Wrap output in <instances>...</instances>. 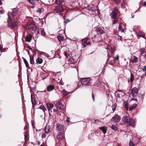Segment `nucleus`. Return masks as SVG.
<instances>
[{
	"label": "nucleus",
	"instance_id": "1",
	"mask_svg": "<svg viewBox=\"0 0 146 146\" xmlns=\"http://www.w3.org/2000/svg\"><path fill=\"white\" fill-rule=\"evenodd\" d=\"M92 79L90 78H82L80 80L82 86H87L91 85Z\"/></svg>",
	"mask_w": 146,
	"mask_h": 146
},
{
	"label": "nucleus",
	"instance_id": "2",
	"mask_svg": "<svg viewBox=\"0 0 146 146\" xmlns=\"http://www.w3.org/2000/svg\"><path fill=\"white\" fill-rule=\"evenodd\" d=\"M50 127L49 126H46L44 129L45 133H43L42 136V139L47 137L50 133Z\"/></svg>",
	"mask_w": 146,
	"mask_h": 146
},
{
	"label": "nucleus",
	"instance_id": "3",
	"mask_svg": "<svg viewBox=\"0 0 146 146\" xmlns=\"http://www.w3.org/2000/svg\"><path fill=\"white\" fill-rule=\"evenodd\" d=\"M54 10L56 13H58V15H60L62 14V13L63 11L62 7L60 6H55Z\"/></svg>",
	"mask_w": 146,
	"mask_h": 146
},
{
	"label": "nucleus",
	"instance_id": "4",
	"mask_svg": "<svg viewBox=\"0 0 146 146\" xmlns=\"http://www.w3.org/2000/svg\"><path fill=\"white\" fill-rule=\"evenodd\" d=\"M119 13L118 10L116 8H115L110 14L111 17L113 19H117V14Z\"/></svg>",
	"mask_w": 146,
	"mask_h": 146
},
{
	"label": "nucleus",
	"instance_id": "5",
	"mask_svg": "<svg viewBox=\"0 0 146 146\" xmlns=\"http://www.w3.org/2000/svg\"><path fill=\"white\" fill-rule=\"evenodd\" d=\"M89 39L87 38H85L82 40V47L84 48L88 44H90V41L88 42Z\"/></svg>",
	"mask_w": 146,
	"mask_h": 146
},
{
	"label": "nucleus",
	"instance_id": "6",
	"mask_svg": "<svg viewBox=\"0 0 146 146\" xmlns=\"http://www.w3.org/2000/svg\"><path fill=\"white\" fill-rule=\"evenodd\" d=\"M120 117L117 114H116L114 117L111 119V121H114L115 123H118L121 120Z\"/></svg>",
	"mask_w": 146,
	"mask_h": 146
},
{
	"label": "nucleus",
	"instance_id": "7",
	"mask_svg": "<svg viewBox=\"0 0 146 146\" xmlns=\"http://www.w3.org/2000/svg\"><path fill=\"white\" fill-rule=\"evenodd\" d=\"M37 32L35 33L36 36L41 34L42 35H45L46 34L44 29L42 28L38 29H37Z\"/></svg>",
	"mask_w": 146,
	"mask_h": 146
},
{
	"label": "nucleus",
	"instance_id": "8",
	"mask_svg": "<svg viewBox=\"0 0 146 146\" xmlns=\"http://www.w3.org/2000/svg\"><path fill=\"white\" fill-rule=\"evenodd\" d=\"M29 30L30 31H31L32 33L35 32V31L37 30L36 26L33 24H30L29 26Z\"/></svg>",
	"mask_w": 146,
	"mask_h": 146
},
{
	"label": "nucleus",
	"instance_id": "9",
	"mask_svg": "<svg viewBox=\"0 0 146 146\" xmlns=\"http://www.w3.org/2000/svg\"><path fill=\"white\" fill-rule=\"evenodd\" d=\"M17 23L16 22H8V26L11 28H13L17 26Z\"/></svg>",
	"mask_w": 146,
	"mask_h": 146
},
{
	"label": "nucleus",
	"instance_id": "10",
	"mask_svg": "<svg viewBox=\"0 0 146 146\" xmlns=\"http://www.w3.org/2000/svg\"><path fill=\"white\" fill-rule=\"evenodd\" d=\"M129 122L127 123H129L130 126L133 127H134L135 124V121L134 119H129Z\"/></svg>",
	"mask_w": 146,
	"mask_h": 146
},
{
	"label": "nucleus",
	"instance_id": "11",
	"mask_svg": "<svg viewBox=\"0 0 146 146\" xmlns=\"http://www.w3.org/2000/svg\"><path fill=\"white\" fill-rule=\"evenodd\" d=\"M96 32L98 34L102 35L104 33V31L101 28L98 27L96 29Z\"/></svg>",
	"mask_w": 146,
	"mask_h": 146
},
{
	"label": "nucleus",
	"instance_id": "12",
	"mask_svg": "<svg viewBox=\"0 0 146 146\" xmlns=\"http://www.w3.org/2000/svg\"><path fill=\"white\" fill-rule=\"evenodd\" d=\"M130 119V118L125 115L123 117L122 120L125 123H127L129 122V119Z\"/></svg>",
	"mask_w": 146,
	"mask_h": 146
},
{
	"label": "nucleus",
	"instance_id": "13",
	"mask_svg": "<svg viewBox=\"0 0 146 146\" xmlns=\"http://www.w3.org/2000/svg\"><path fill=\"white\" fill-rule=\"evenodd\" d=\"M46 106L49 111H50L52 109L53 106V105L50 103H47Z\"/></svg>",
	"mask_w": 146,
	"mask_h": 146
},
{
	"label": "nucleus",
	"instance_id": "14",
	"mask_svg": "<svg viewBox=\"0 0 146 146\" xmlns=\"http://www.w3.org/2000/svg\"><path fill=\"white\" fill-rule=\"evenodd\" d=\"M57 137V139L60 141L61 140L63 139V135L61 132L58 133Z\"/></svg>",
	"mask_w": 146,
	"mask_h": 146
},
{
	"label": "nucleus",
	"instance_id": "15",
	"mask_svg": "<svg viewBox=\"0 0 146 146\" xmlns=\"http://www.w3.org/2000/svg\"><path fill=\"white\" fill-rule=\"evenodd\" d=\"M138 58L135 56H134L132 57L131 59V61L133 63H135L137 62Z\"/></svg>",
	"mask_w": 146,
	"mask_h": 146
},
{
	"label": "nucleus",
	"instance_id": "16",
	"mask_svg": "<svg viewBox=\"0 0 146 146\" xmlns=\"http://www.w3.org/2000/svg\"><path fill=\"white\" fill-rule=\"evenodd\" d=\"M32 38V36L30 34H28L26 37L25 40L27 41L30 42Z\"/></svg>",
	"mask_w": 146,
	"mask_h": 146
},
{
	"label": "nucleus",
	"instance_id": "17",
	"mask_svg": "<svg viewBox=\"0 0 146 146\" xmlns=\"http://www.w3.org/2000/svg\"><path fill=\"white\" fill-rule=\"evenodd\" d=\"M124 26L122 24H120L118 27L119 31L121 32H123L124 31Z\"/></svg>",
	"mask_w": 146,
	"mask_h": 146
},
{
	"label": "nucleus",
	"instance_id": "18",
	"mask_svg": "<svg viewBox=\"0 0 146 146\" xmlns=\"http://www.w3.org/2000/svg\"><path fill=\"white\" fill-rule=\"evenodd\" d=\"M56 106H57L58 108L60 109L63 110V107L60 102H58L56 103Z\"/></svg>",
	"mask_w": 146,
	"mask_h": 146
},
{
	"label": "nucleus",
	"instance_id": "19",
	"mask_svg": "<svg viewBox=\"0 0 146 146\" xmlns=\"http://www.w3.org/2000/svg\"><path fill=\"white\" fill-rule=\"evenodd\" d=\"M144 35L145 34L143 32L140 31L139 32L138 34L137 35V37H142L144 38H145Z\"/></svg>",
	"mask_w": 146,
	"mask_h": 146
},
{
	"label": "nucleus",
	"instance_id": "20",
	"mask_svg": "<svg viewBox=\"0 0 146 146\" xmlns=\"http://www.w3.org/2000/svg\"><path fill=\"white\" fill-rule=\"evenodd\" d=\"M64 35H58V38L60 42L63 40H64Z\"/></svg>",
	"mask_w": 146,
	"mask_h": 146
},
{
	"label": "nucleus",
	"instance_id": "21",
	"mask_svg": "<svg viewBox=\"0 0 146 146\" xmlns=\"http://www.w3.org/2000/svg\"><path fill=\"white\" fill-rule=\"evenodd\" d=\"M56 129L59 131H62L63 129V127L62 125L58 124L56 125Z\"/></svg>",
	"mask_w": 146,
	"mask_h": 146
},
{
	"label": "nucleus",
	"instance_id": "22",
	"mask_svg": "<svg viewBox=\"0 0 146 146\" xmlns=\"http://www.w3.org/2000/svg\"><path fill=\"white\" fill-rule=\"evenodd\" d=\"M54 89V87L52 85L48 86L47 88V90L48 91H51Z\"/></svg>",
	"mask_w": 146,
	"mask_h": 146
},
{
	"label": "nucleus",
	"instance_id": "23",
	"mask_svg": "<svg viewBox=\"0 0 146 146\" xmlns=\"http://www.w3.org/2000/svg\"><path fill=\"white\" fill-rule=\"evenodd\" d=\"M99 129H101L103 133L105 134L106 132L107 129L105 127H100Z\"/></svg>",
	"mask_w": 146,
	"mask_h": 146
},
{
	"label": "nucleus",
	"instance_id": "24",
	"mask_svg": "<svg viewBox=\"0 0 146 146\" xmlns=\"http://www.w3.org/2000/svg\"><path fill=\"white\" fill-rule=\"evenodd\" d=\"M61 93L62 94L63 97L67 95L68 93V92L66 91L65 90H64L61 91Z\"/></svg>",
	"mask_w": 146,
	"mask_h": 146
},
{
	"label": "nucleus",
	"instance_id": "25",
	"mask_svg": "<svg viewBox=\"0 0 146 146\" xmlns=\"http://www.w3.org/2000/svg\"><path fill=\"white\" fill-rule=\"evenodd\" d=\"M31 98L32 104L34 105L35 104L36 102L35 99V96L31 94Z\"/></svg>",
	"mask_w": 146,
	"mask_h": 146
},
{
	"label": "nucleus",
	"instance_id": "26",
	"mask_svg": "<svg viewBox=\"0 0 146 146\" xmlns=\"http://www.w3.org/2000/svg\"><path fill=\"white\" fill-rule=\"evenodd\" d=\"M30 63L32 64H33L34 63V56H29Z\"/></svg>",
	"mask_w": 146,
	"mask_h": 146
},
{
	"label": "nucleus",
	"instance_id": "27",
	"mask_svg": "<svg viewBox=\"0 0 146 146\" xmlns=\"http://www.w3.org/2000/svg\"><path fill=\"white\" fill-rule=\"evenodd\" d=\"M36 62L37 63L40 64L42 62L43 60L42 58L38 57L36 59Z\"/></svg>",
	"mask_w": 146,
	"mask_h": 146
},
{
	"label": "nucleus",
	"instance_id": "28",
	"mask_svg": "<svg viewBox=\"0 0 146 146\" xmlns=\"http://www.w3.org/2000/svg\"><path fill=\"white\" fill-rule=\"evenodd\" d=\"M137 106V105L136 104H134L131 105L129 108V110L131 111L133 110Z\"/></svg>",
	"mask_w": 146,
	"mask_h": 146
},
{
	"label": "nucleus",
	"instance_id": "29",
	"mask_svg": "<svg viewBox=\"0 0 146 146\" xmlns=\"http://www.w3.org/2000/svg\"><path fill=\"white\" fill-rule=\"evenodd\" d=\"M111 128L115 131H117L118 129L117 127L115 125H112Z\"/></svg>",
	"mask_w": 146,
	"mask_h": 146
},
{
	"label": "nucleus",
	"instance_id": "30",
	"mask_svg": "<svg viewBox=\"0 0 146 146\" xmlns=\"http://www.w3.org/2000/svg\"><path fill=\"white\" fill-rule=\"evenodd\" d=\"M23 59L25 65L26 67L28 68L29 67V65L27 61L25 58H23Z\"/></svg>",
	"mask_w": 146,
	"mask_h": 146
},
{
	"label": "nucleus",
	"instance_id": "31",
	"mask_svg": "<svg viewBox=\"0 0 146 146\" xmlns=\"http://www.w3.org/2000/svg\"><path fill=\"white\" fill-rule=\"evenodd\" d=\"M56 3L58 5H61L63 2V0H56Z\"/></svg>",
	"mask_w": 146,
	"mask_h": 146
},
{
	"label": "nucleus",
	"instance_id": "32",
	"mask_svg": "<svg viewBox=\"0 0 146 146\" xmlns=\"http://www.w3.org/2000/svg\"><path fill=\"white\" fill-rule=\"evenodd\" d=\"M123 105L124 106L125 108L126 109V110H128V106L127 103V102L124 101Z\"/></svg>",
	"mask_w": 146,
	"mask_h": 146
},
{
	"label": "nucleus",
	"instance_id": "33",
	"mask_svg": "<svg viewBox=\"0 0 146 146\" xmlns=\"http://www.w3.org/2000/svg\"><path fill=\"white\" fill-rule=\"evenodd\" d=\"M132 92H133L136 94L138 92V90L137 88L134 87L132 90Z\"/></svg>",
	"mask_w": 146,
	"mask_h": 146
},
{
	"label": "nucleus",
	"instance_id": "34",
	"mask_svg": "<svg viewBox=\"0 0 146 146\" xmlns=\"http://www.w3.org/2000/svg\"><path fill=\"white\" fill-rule=\"evenodd\" d=\"M58 35H64V31L63 30H60L58 32Z\"/></svg>",
	"mask_w": 146,
	"mask_h": 146
},
{
	"label": "nucleus",
	"instance_id": "35",
	"mask_svg": "<svg viewBox=\"0 0 146 146\" xmlns=\"http://www.w3.org/2000/svg\"><path fill=\"white\" fill-rule=\"evenodd\" d=\"M25 140L27 141L28 140L27 133L26 132H24Z\"/></svg>",
	"mask_w": 146,
	"mask_h": 146
},
{
	"label": "nucleus",
	"instance_id": "36",
	"mask_svg": "<svg viewBox=\"0 0 146 146\" xmlns=\"http://www.w3.org/2000/svg\"><path fill=\"white\" fill-rule=\"evenodd\" d=\"M134 79V76L133 74L132 73L131 74V77L130 78V80L131 82H132Z\"/></svg>",
	"mask_w": 146,
	"mask_h": 146
},
{
	"label": "nucleus",
	"instance_id": "37",
	"mask_svg": "<svg viewBox=\"0 0 146 146\" xmlns=\"http://www.w3.org/2000/svg\"><path fill=\"white\" fill-rule=\"evenodd\" d=\"M46 76L45 74L42 73V74H41L40 75V77L42 79H44L45 78Z\"/></svg>",
	"mask_w": 146,
	"mask_h": 146
},
{
	"label": "nucleus",
	"instance_id": "38",
	"mask_svg": "<svg viewBox=\"0 0 146 146\" xmlns=\"http://www.w3.org/2000/svg\"><path fill=\"white\" fill-rule=\"evenodd\" d=\"M95 84L96 86H98L101 84V83L99 81H97L96 82Z\"/></svg>",
	"mask_w": 146,
	"mask_h": 146
},
{
	"label": "nucleus",
	"instance_id": "39",
	"mask_svg": "<svg viewBox=\"0 0 146 146\" xmlns=\"http://www.w3.org/2000/svg\"><path fill=\"white\" fill-rule=\"evenodd\" d=\"M39 108L42 109L44 112L46 110V108L43 106H40Z\"/></svg>",
	"mask_w": 146,
	"mask_h": 146
},
{
	"label": "nucleus",
	"instance_id": "40",
	"mask_svg": "<svg viewBox=\"0 0 146 146\" xmlns=\"http://www.w3.org/2000/svg\"><path fill=\"white\" fill-rule=\"evenodd\" d=\"M140 52L141 54H143L144 53V52H145V49L144 48L141 49L140 50Z\"/></svg>",
	"mask_w": 146,
	"mask_h": 146
},
{
	"label": "nucleus",
	"instance_id": "41",
	"mask_svg": "<svg viewBox=\"0 0 146 146\" xmlns=\"http://www.w3.org/2000/svg\"><path fill=\"white\" fill-rule=\"evenodd\" d=\"M129 146H135L133 142L131 141L129 142Z\"/></svg>",
	"mask_w": 146,
	"mask_h": 146
},
{
	"label": "nucleus",
	"instance_id": "42",
	"mask_svg": "<svg viewBox=\"0 0 146 146\" xmlns=\"http://www.w3.org/2000/svg\"><path fill=\"white\" fill-rule=\"evenodd\" d=\"M31 4H33L35 1H39V0H27Z\"/></svg>",
	"mask_w": 146,
	"mask_h": 146
},
{
	"label": "nucleus",
	"instance_id": "43",
	"mask_svg": "<svg viewBox=\"0 0 146 146\" xmlns=\"http://www.w3.org/2000/svg\"><path fill=\"white\" fill-rule=\"evenodd\" d=\"M17 13V11H13V12L12 13V15L13 17H14L15 16Z\"/></svg>",
	"mask_w": 146,
	"mask_h": 146
},
{
	"label": "nucleus",
	"instance_id": "44",
	"mask_svg": "<svg viewBox=\"0 0 146 146\" xmlns=\"http://www.w3.org/2000/svg\"><path fill=\"white\" fill-rule=\"evenodd\" d=\"M112 109L113 110V113L116 110V107L115 106H113L112 108H111V109Z\"/></svg>",
	"mask_w": 146,
	"mask_h": 146
},
{
	"label": "nucleus",
	"instance_id": "45",
	"mask_svg": "<svg viewBox=\"0 0 146 146\" xmlns=\"http://www.w3.org/2000/svg\"><path fill=\"white\" fill-rule=\"evenodd\" d=\"M64 55L66 56V58H67L68 57L69 54H68L67 52H64Z\"/></svg>",
	"mask_w": 146,
	"mask_h": 146
},
{
	"label": "nucleus",
	"instance_id": "46",
	"mask_svg": "<svg viewBox=\"0 0 146 146\" xmlns=\"http://www.w3.org/2000/svg\"><path fill=\"white\" fill-rule=\"evenodd\" d=\"M119 56L118 54H117L116 55L115 57V59L116 60H117L118 61L119 59Z\"/></svg>",
	"mask_w": 146,
	"mask_h": 146
},
{
	"label": "nucleus",
	"instance_id": "47",
	"mask_svg": "<svg viewBox=\"0 0 146 146\" xmlns=\"http://www.w3.org/2000/svg\"><path fill=\"white\" fill-rule=\"evenodd\" d=\"M36 12L37 13H41V9H38L36 11Z\"/></svg>",
	"mask_w": 146,
	"mask_h": 146
},
{
	"label": "nucleus",
	"instance_id": "48",
	"mask_svg": "<svg viewBox=\"0 0 146 146\" xmlns=\"http://www.w3.org/2000/svg\"><path fill=\"white\" fill-rule=\"evenodd\" d=\"M115 59H114L113 60H111L110 62V64H114L115 62Z\"/></svg>",
	"mask_w": 146,
	"mask_h": 146
},
{
	"label": "nucleus",
	"instance_id": "49",
	"mask_svg": "<svg viewBox=\"0 0 146 146\" xmlns=\"http://www.w3.org/2000/svg\"><path fill=\"white\" fill-rule=\"evenodd\" d=\"M59 84L62 85H63L64 84L63 81L62 80H61L59 82Z\"/></svg>",
	"mask_w": 146,
	"mask_h": 146
},
{
	"label": "nucleus",
	"instance_id": "50",
	"mask_svg": "<svg viewBox=\"0 0 146 146\" xmlns=\"http://www.w3.org/2000/svg\"><path fill=\"white\" fill-rule=\"evenodd\" d=\"M5 11L3 10H0V13L1 14H3L4 13Z\"/></svg>",
	"mask_w": 146,
	"mask_h": 146
},
{
	"label": "nucleus",
	"instance_id": "51",
	"mask_svg": "<svg viewBox=\"0 0 146 146\" xmlns=\"http://www.w3.org/2000/svg\"><path fill=\"white\" fill-rule=\"evenodd\" d=\"M143 70H144L146 72V66H144L143 68ZM145 76H146V73L145 74Z\"/></svg>",
	"mask_w": 146,
	"mask_h": 146
},
{
	"label": "nucleus",
	"instance_id": "52",
	"mask_svg": "<svg viewBox=\"0 0 146 146\" xmlns=\"http://www.w3.org/2000/svg\"><path fill=\"white\" fill-rule=\"evenodd\" d=\"M118 21L117 20H114V21H113V24H115V23H116Z\"/></svg>",
	"mask_w": 146,
	"mask_h": 146
},
{
	"label": "nucleus",
	"instance_id": "53",
	"mask_svg": "<svg viewBox=\"0 0 146 146\" xmlns=\"http://www.w3.org/2000/svg\"><path fill=\"white\" fill-rule=\"evenodd\" d=\"M0 50H3V46L2 45L0 44Z\"/></svg>",
	"mask_w": 146,
	"mask_h": 146
},
{
	"label": "nucleus",
	"instance_id": "54",
	"mask_svg": "<svg viewBox=\"0 0 146 146\" xmlns=\"http://www.w3.org/2000/svg\"><path fill=\"white\" fill-rule=\"evenodd\" d=\"M2 4V3L1 0H0V5H1Z\"/></svg>",
	"mask_w": 146,
	"mask_h": 146
},
{
	"label": "nucleus",
	"instance_id": "55",
	"mask_svg": "<svg viewBox=\"0 0 146 146\" xmlns=\"http://www.w3.org/2000/svg\"><path fill=\"white\" fill-rule=\"evenodd\" d=\"M27 126H26V125H25V126L24 127V129H27Z\"/></svg>",
	"mask_w": 146,
	"mask_h": 146
},
{
	"label": "nucleus",
	"instance_id": "56",
	"mask_svg": "<svg viewBox=\"0 0 146 146\" xmlns=\"http://www.w3.org/2000/svg\"><path fill=\"white\" fill-rule=\"evenodd\" d=\"M94 95H93V94H92V99H93V101H94Z\"/></svg>",
	"mask_w": 146,
	"mask_h": 146
},
{
	"label": "nucleus",
	"instance_id": "57",
	"mask_svg": "<svg viewBox=\"0 0 146 146\" xmlns=\"http://www.w3.org/2000/svg\"><path fill=\"white\" fill-rule=\"evenodd\" d=\"M143 5H144V6H145V5H146V2H144V4H143Z\"/></svg>",
	"mask_w": 146,
	"mask_h": 146
},
{
	"label": "nucleus",
	"instance_id": "58",
	"mask_svg": "<svg viewBox=\"0 0 146 146\" xmlns=\"http://www.w3.org/2000/svg\"><path fill=\"white\" fill-rule=\"evenodd\" d=\"M66 121H67L68 123H69V120H68V119H67L66 120Z\"/></svg>",
	"mask_w": 146,
	"mask_h": 146
},
{
	"label": "nucleus",
	"instance_id": "59",
	"mask_svg": "<svg viewBox=\"0 0 146 146\" xmlns=\"http://www.w3.org/2000/svg\"><path fill=\"white\" fill-rule=\"evenodd\" d=\"M37 142H38V145H39L40 142L39 141H38Z\"/></svg>",
	"mask_w": 146,
	"mask_h": 146
},
{
	"label": "nucleus",
	"instance_id": "60",
	"mask_svg": "<svg viewBox=\"0 0 146 146\" xmlns=\"http://www.w3.org/2000/svg\"><path fill=\"white\" fill-rule=\"evenodd\" d=\"M40 146H44V145L43 144H42V145H41Z\"/></svg>",
	"mask_w": 146,
	"mask_h": 146
},
{
	"label": "nucleus",
	"instance_id": "61",
	"mask_svg": "<svg viewBox=\"0 0 146 146\" xmlns=\"http://www.w3.org/2000/svg\"><path fill=\"white\" fill-rule=\"evenodd\" d=\"M116 0L118 2H119V1H120L121 0Z\"/></svg>",
	"mask_w": 146,
	"mask_h": 146
},
{
	"label": "nucleus",
	"instance_id": "62",
	"mask_svg": "<svg viewBox=\"0 0 146 146\" xmlns=\"http://www.w3.org/2000/svg\"><path fill=\"white\" fill-rule=\"evenodd\" d=\"M144 56L146 59V54Z\"/></svg>",
	"mask_w": 146,
	"mask_h": 146
},
{
	"label": "nucleus",
	"instance_id": "63",
	"mask_svg": "<svg viewBox=\"0 0 146 146\" xmlns=\"http://www.w3.org/2000/svg\"><path fill=\"white\" fill-rule=\"evenodd\" d=\"M134 15L133 16H132V18H133V17H134Z\"/></svg>",
	"mask_w": 146,
	"mask_h": 146
},
{
	"label": "nucleus",
	"instance_id": "64",
	"mask_svg": "<svg viewBox=\"0 0 146 146\" xmlns=\"http://www.w3.org/2000/svg\"><path fill=\"white\" fill-rule=\"evenodd\" d=\"M129 80H128V83H129Z\"/></svg>",
	"mask_w": 146,
	"mask_h": 146
}]
</instances>
